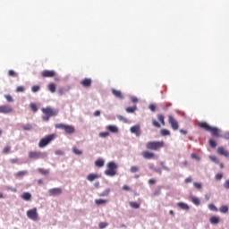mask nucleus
I'll use <instances>...</instances> for the list:
<instances>
[{
    "label": "nucleus",
    "mask_w": 229,
    "mask_h": 229,
    "mask_svg": "<svg viewBox=\"0 0 229 229\" xmlns=\"http://www.w3.org/2000/svg\"><path fill=\"white\" fill-rule=\"evenodd\" d=\"M38 183H39V185H42V183H44V181L42 179L38 180Z\"/></svg>",
    "instance_id": "338daca9"
},
{
    "label": "nucleus",
    "mask_w": 229,
    "mask_h": 229,
    "mask_svg": "<svg viewBox=\"0 0 229 229\" xmlns=\"http://www.w3.org/2000/svg\"><path fill=\"white\" fill-rule=\"evenodd\" d=\"M81 85L85 89H89L92 85V80L89 78H85L81 81Z\"/></svg>",
    "instance_id": "4468645a"
},
{
    "label": "nucleus",
    "mask_w": 229,
    "mask_h": 229,
    "mask_svg": "<svg viewBox=\"0 0 229 229\" xmlns=\"http://www.w3.org/2000/svg\"><path fill=\"white\" fill-rule=\"evenodd\" d=\"M22 130H24L25 131H30L33 130V125L30 123H27L26 125H22Z\"/></svg>",
    "instance_id": "393cba45"
},
{
    "label": "nucleus",
    "mask_w": 229,
    "mask_h": 229,
    "mask_svg": "<svg viewBox=\"0 0 229 229\" xmlns=\"http://www.w3.org/2000/svg\"><path fill=\"white\" fill-rule=\"evenodd\" d=\"M180 133H182V135H187V131L181 129Z\"/></svg>",
    "instance_id": "0e129e2a"
},
{
    "label": "nucleus",
    "mask_w": 229,
    "mask_h": 229,
    "mask_svg": "<svg viewBox=\"0 0 229 229\" xmlns=\"http://www.w3.org/2000/svg\"><path fill=\"white\" fill-rule=\"evenodd\" d=\"M4 98L8 103H13V98L10 95H4Z\"/></svg>",
    "instance_id": "c03bdc74"
},
{
    "label": "nucleus",
    "mask_w": 229,
    "mask_h": 229,
    "mask_svg": "<svg viewBox=\"0 0 229 229\" xmlns=\"http://www.w3.org/2000/svg\"><path fill=\"white\" fill-rule=\"evenodd\" d=\"M38 90H40V86L38 85L32 86L31 92H38Z\"/></svg>",
    "instance_id": "58836bf2"
},
{
    "label": "nucleus",
    "mask_w": 229,
    "mask_h": 229,
    "mask_svg": "<svg viewBox=\"0 0 229 229\" xmlns=\"http://www.w3.org/2000/svg\"><path fill=\"white\" fill-rule=\"evenodd\" d=\"M139 167L137 166H131V173H138Z\"/></svg>",
    "instance_id": "09e8293b"
},
{
    "label": "nucleus",
    "mask_w": 229,
    "mask_h": 229,
    "mask_svg": "<svg viewBox=\"0 0 229 229\" xmlns=\"http://www.w3.org/2000/svg\"><path fill=\"white\" fill-rule=\"evenodd\" d=\"M168 123L170 124V126H172L173 130L176 131L178 130V122H176L174 120V117H173L172 115L168 116Z\"/></svg>",
    "instance_id": "f8f14e48"
},
{
    "label": "nucleus",
    "mask_w": 229,
    "mask_h": 229,
    "mask_svg": "<svg viewBox=\"0 0 229 229\" xmlns=\"http://www.w3.org/2000/svg\"><path fill=\"white\" fill-rule=\"evenodd\" d=\"M193 185H194V187L196 188V189H201V183H199V182H194L193 183Z\"/></svg>",
    "instance_id": "603ef678"
},
{
    "label": "nucleus",
    "mask_w": 229,
    "mask_h": 229,
    "mask_svg": "<svg viewBox=\"0 0 229 229\" xmlns=\"http://www.w3.org/2000/svg\"><path fill=\"white\" fill-rule=\"evenodd\" d=\"M110 192H111V190H110V188H108V189H106L104 191H102V192L99 194V196H100V197L108 196V194H110Z\"/></svg>",
    "instance_id": "473e14b6"
},
{
    "label": "nucleus",
    "mask_w": 229,
    "mask_h": 229,
    "mask_svg": "<svg viewBox=\"0 0 229 229\" xmlns=\"http://www.w3.org/2000/svg\"><path fill=\"white\" fill-rule=\"evenodd\" d=\"M21 198L24 199V201H30V199H31V193H30V192H23L21 194Z\"/></svg>",
    "instance_id": "412c9836"
},
{
    "label": "nucleus",
    "mask_w": 229,
    "mask_h": 229,
    "mask_svg": "<svg viewBox=\"0 0 229 229\" xmlns=\"http://www.w3.org/2000/svg\"><path fill=\"white\" fill-rule=\"evenodd\" d=\"M42 78H55L56 76V72L53 70H44L41 72Z\"/></svg>",
    "instance_id": "9d476101"
},
{
    "label": "nucleus",
    "mask_w": 229,
    "mask_h": 229,
    "mask_svg": "<svg viewBox=\"0 0 229 229\" xmlns=\"http://www.w3.org/2000/svg\"><path fill=\"white\" fill-rule=\"evenodd\" d=\"M122 189H123V191H130V186L123 185Z\"/></svg>",
    "instance_id": "052dcab7"
},
{
    "label": "nucleus",
    "mask_w": 229,
    "mask_h": 229,
    "mask_svg": "<svg viewBox=\"0 0 229 229\" xmlns=\"http://www.w3.org/2000/svg\"><path fill=\"white\" fill-rule=\"evenodd\" d=\"M209 221L212 225H217V223H219V217L212 216L210 217Z\"/></svg>",
    "instance_id": "bb28decb"
},
{
    "label": "nucleus",
    "mask_w": 229,
    "mask_h": 229,
    "mask_svg": "<svg viewBox=\"0 0 229 229\" xmlns=\"http://www.w3.org/2000/svg\"><path fill=\"white\" fill-rule=\"evenodd\" d=\"M210 158H211L212 162H217V157H211Z\"/></svg>",
    "instance_id": "69168bd1"
},
{
    "label": "nucleus",
    "mask_w": 229,
    "mask_h": 229,
    "mask_svg": "<svg viewBox=\"0 0 229 229\" xmlns=\"http://www.w3.org/2000/svg\"><path fill=\"white\" fill-rule=\"evenodd\" d=\"M48 90L52 93L55 94V92H56V86L55 85V83L51 82L48 84Z\"/></svg>",
    "instance_id": "5701e85b"
},
{
    "label": "nucleus",
    "mask_w": 229,
    "mask_h": 229,
    "mask_svg": "<svg viewBox=\"0 0 229 229\" xmlns=\"http://www.w3.org/2000/svg\"><path fill=\"white\" fill-rule=\"evenodd\" d=\"M110 135V132H100L99 133V137L105 138V137H108Z\"/></svg>",
    "instance_id": "49530a36"
},
{
    "label": "nucleus",
    "mask_w": 229,
    "mask_h": 229,
    "mask_svg": "<svg viewBox=\"0 0 229 229\" xmlns=\"http://www.w3.org/2000/svg\"><path fill=\"white\" fill-rule=\"evenodd\" d=\"M185 183H191V182H192V178L191 177H187L185 180H184Z\"/></svg>",
    "instance_id": "13d9d810"
},
{
    "label": "nucleus",
    "mask_w": 229,
    "mask_h": 229,
    "mask_svg": "<svg viewBox=\"0 0 229 229\" xmlns=\"http://www.w3.org/2000/svg\"><path fill=\"white\" fill-rule=\"evenodd\" d=\"M27 217L31 221H38V213H37V208H33L27 211Z\"/></svg>",
    "instance_id": "6e6552de"
},
{
    "label": "nucleus",
    "mask_w": 229,
    "mask_h": 229,
    "mask_svg": "<svg viewBox=\"0 0 229 229\" xmlns=\"http://www.w3.org/2000/svg\"><path fill=\"white\" fill-rule=\"evenodd\" d=\"M72 152L74 155H83V151L80 150L78 148L73 147L72 148Z\"/></svg>",
    "instance_id": "2f4dec72"
},
{
    "label": "nucleus",
    "mask_w": 229,
    "mask_h": 229,
    "mask_svg": "<svg viewBox=\"0 0 229 229\" xmlns=\"http://www.w3.org/2000/svg\"><path fill=\"white\" fill-rule=\"evenodd\" d=\"M98 178H99V175H98V174H89L87 176V180L89 182H94V180H98Z\"/></svg>",
    "instance_id": "a211bd4d"
},
{
    "label": "nucleus",
    "mask_w": 229,
    "mask_h": 229,
    "mask_svg": "<svg viewBox=\"0 0 229 229\" xmlns=\"http://www.w3.org/2000/svg\"><path fill=\"white\" fill-rule=\"evenodd\" d=\"M141 156L145 160H153L156 158L155 153L149 151V150H145L141 152Z\"/></svg>",
    "instance_id": "1a4fd4ad"
},
{
    "label": "nucleus",
    "mask_w": 229,
    "mask_h": 229,
    "mask_svg": "<svg viewBox=\"0 0 229 229\" xmlns=\"http://www.w3.org/2000/svg\"><path fill=\"white\" fill-rule=\"evenodd\" d=\"M49 117H51V116L47 115V116L43 117V119H44V121H49Z\"/></svg>",
    "instance_id": "774afa93"
},
{
    "label": "nucleus",
    "mask_w": 229,
    "mask_h": 229,
    "mask_svg": "<svg viewBox=\"0 0 229 229\" xmlns=\"http://www.w3.org/2000/svg\"><path fill=\"white\" fill-rule=\"evenodd\" d=\"M148 183H149L150 185H155V183H157V181H155V179H149V180H148Z\"/></svg>",
    "instance_id": "6e6d98bb"
},
{
    "label": "nucleus",
    "mask_w": 229,
    "mask_h": 229,
    "mask_svg": "<svg viewBox=\"0 0 229 229\" xmlns=\"http://www.w3.org/2000/svg\"><path fill=\"white\" fill-rule=\"evenodd\" d=\"M131 133H135L136 137H140V125H134L130 129Z\"/></svg>",
    "instance_id": "2eb2a0df"
},
{
    "label": "nucleus",
    "mask_w": 229,
    "mask_h": 229,
    "mask_svg": "<svg viewBox=\"0 0 229 229\" xmlns=\"http://www.w3.org/2000/svg\"><path fill=\"white\" fill-rule=\"evenodd\" d=\"M135 110H137L136 106H134L132 107H126V113L127 114H133V112H135Z\"/></svg>",
    "instance_id": "7c9ffc66"
},
{
    "label": "nucleus",
    "mask_w": 229,
    "mask_h": 229,
    "mask_svg": "<svg viewBox=\"0 0 229 229\" xmlns=\"http://www.w3.org/2000/svg\"><path fill=\"white\" fill-rule=\"evenodd\" d=\"M16 92H24V88L22 86H18L16 88Z\"/></svg>",
    "instance_id": "8fccbe9b"
},
{
    "label": "nucleus",
    "mask_w": 229,
    "mask_h": 229,
    "mask_svg": "<svg viewBox=\"0 0 229 229\" xmlns=\"http://www.w3.org/2000/svg\"><path fill=\"white\" fill-rule=\"evenodd\" d=\"M219 211L222 213V214H226L228 212V206H221L220 208H219Z\"/></svg>",
    "instance_id": "c85d7f7f"
},
{
    "label": "nucleus",
    "mask_w": 229,
    "mask_h": 229,
    "mask_svg": "<svg viewBox=\"0 0 229 229\" xmlns=\"http://www.w3.org/2000/svg\"><path fill=\"white\" fill-rule=\"evenodd\" d=\"M96 167H103L105 165V161L103 159H98L95 161Z\"/></svg>",
    "instance_id": "b1692460"
},
{
    "label": "nucleus",
    "mask_w": 229,
    "mask_h": 229,
    "mask_svg": "<svg viewBox=\"0 0 229 229\" xmlns=\"http://www.w3.org/2000/svg\"><path fill=\"white\" fill-rule=\"evenodd\" d=\"M12 112H13V108H12V106H0V114H12Z\"/></svg>",
    "instance_id": "9b49d317"
},
{
    "label": "nucleus",
    "mask_w": 229,
    "mask_h": 229,
    "mask_svg": "<svg viewBox=\"0 0 229 229\" xmlns=\"http://www.w3.org/2000/svg\"><path fill=\"white\" fill-rule=\"evenodd\" d=\"M55 137H56V135L49 134L45 138H42L38 142V148H46L47 144H49L52 140H55Z\"/></svg>",
    "instance_id": "20e7f679"
},
{
    "label": "nucleus",
    "mask_w": 229,
    "mask_h": 229,
    "mask_svg": "<svg viewBox=\"0 0 229 229\" xmlns=\"http://www.w3.org/2000/svg\"><path fill=\"white\" fill-rule=\"evenodd\" d=\"M41 112H43V114L45 115H47L48 117H55V116L58 115V110L53 109L49 106L45 107V108L43 107L41 109Z\"/></svg>",
    "instance_id": "0eeeda50"
},
{
    "label": "nucleus",
    "mask_w": 229,
    "mask_h": 229,
    "mask_svg": "<svg viewBox=\"0 0 229 229\" xmlns=\"http://www.w3.org/2000/svg\"><path fill=\"white\" fill-rule=\"evenodd\" d=\"M223 178V174H216V180H221Z\"/></svg>",
    "instance_id": "5fc2aeb1"
},
{
    "label": "nucleus",
    "mask_w": 229,
    "mask_h": 229,
    "mask_svg": "<svg viewBox=\"0 0 229 229\" xmlns=\"http://www.w3.org/2000/svg\"><path fill=\"white\" fill-rule=\"evenodd\" d=\"M210 148H216L217 143L214 141V140H209L208 141Z\"/></svg>",
    "instance_id": "79ce46f5"
},
{
    "label": "nucleus",
    "mask_w": 229,
    "mask_h": 229,
    "mask_svg": "<svg viewBox=\"0 0 229 229\" xmlns=\"http://www.w3.org/2000/svg\"><path fill=\"white\" fill-rule=\"evenodd\" d=\"M199 128L205 130V131H210L213 137H219V129L217 127H212L207 123V122H201L199 123Z\"/></svg>",
    "instance_id": "f03ea898"
},
{
    "label": "nucleus",
    "mask_w": 229,
    "mask_h": 229,
    "mask_svg": "<svg viewBox=\"0 0 229 229\" xmlns=\"http://www.w3.org/2000/svg\"><path fill=\"white\" fill-rule=\"evenodd\" d=\"M11 149H12V148L10 146H5L3 149V155H8V153H10Z\"/></svg>",
    "instance_id": "f704fd0d"
},
{
    "label": "nucleus",
    "mask_w": 229,
    "mask_h": 229,
    "mask_svg": "<svg viewBox=\"0 0 229 229\" xmlns=\"http://www.w3.org/2000/svg\"><path fill=\"white\" fill-rule=\"evenodd\" d=\"M165 146V143L164 140L161 141H148L146 143V148L148 149L149 151H158V149H162Z\"/></svg>",
    "instance_id": "f257e3e1"
},
{
    "label": "nucleus",
    "mask_w": 229,
    "mask_h": 229,
    "mask_svg": "<svg viewBox=\"0 0 229 229\" xmlns=\"http://www.w3.org/2000/svg\"><path fill=\"white\" fill-rule=\"evenodd\" d=\"M225 189H229V180H226L225 182L224 183Z\"/></svg>",
    "instance_id": "4d7b16f0"
},
{
    "label": "nucleus",
    "mask_w": 229,
    "mask_h": 229,
    "mask_svg": "<svg viewBox=\"0 0 229 229\" xmlns=\"http://www.w3.org/2000/svg\"><path fill=\"white\" fill-rule=\"evenodd\" d=\"M177 207H179L180 208H182V210H189V205H187L184 202H178L177 203Z\"/></svg>",
    "instance_id": "4be33fe9"
},
{
    "label": "nucleus",
    "mask_w": 229,
    "mask_h": 229,
    "mask_svg": "<svg viewBox=\"0 0 229 229\" xmlns=\"http://www.w3.org/2000/svg\"><path fill=\"white\" fill-rule=\"evenodd\" d=\"M30 107L31 108V110H32L33 112H37V111L38 110V108H37V105H35V103H31V104L30 105Z\"/></svg>",
    "instance_id": "37998d69"
},
{
    "label": "nucleus",
    "mask_w": 229,
    "mask_h": 229,
    "mask_svg": "<svg viewBox=\"0 0 229 229\" xmlns=\"http://www.w3.org/2000/svg\"><path fill=\"white\" fill-rule=\"evenodd\" d=\"M17 162H19V159H16V158L11 159L12 164H17Z\"/></svg>",
    "instance_id": "e2e57ef3"
},
{
    "label": "nucleus",
    "mask_w": 229,
    "mask_h": 229,
    "mask_svg": "<svg viewBox=\"0 0 229 229\" xmlns=\"http://www.w3.org/2000/svg\"><path fill=\"white\" fill-rule=\"evenodd\" d=\"M157 121L161 123L162 126H165V121L164 115L157 114Z\"/></svg>",
    "instance_id": "a878e982"
},
{
    "label": "nucleus",
    "mask_w": 229,
    "mask_h": 229,
    "mask_svg": "<svg viewBox=\"0 0 229 229\" xmlns=\"http://www.w3.org/2000/svg\"><path fill=\"white\" fill-rule=\"evenodd\" d=\"M106 226H108V223H106V222H101L98 225L99 229H105V228H106Z\"/></svg>",
    "instance_id": "e433bc0d"
},
{
    "label": "nucleus",
    "mask_w": 229,
    "mask_h": 229,
    "mask_svg": "<svg viewBox=\"0 0 229 229\" xmlns=\"http://www.w3.org/2000/svg\"><path fill=\"white\" fill-rule=\"evenodd\" d=\"M208 208H209V210H212L213 212H217V208L214 204H209Z\"/></svg>",
    "instance_id": "a19ab883"
},
{
    "label": "nucleus",
    "mask_w": 229,
    "mask_h": 229,
    "mask_svg": "<svg viewBox=\"0 0 229 229\" xmlns=\"http://www.w3.org/2000/svg\"><path fill=\"white\" fill-rule=\"evenodd\" d=\"M162 137H165L167 135H171V132L167 129H163L160 131Z\"/></svg>",
    "instance_id": "c756f323"
},
{
    "label": "nucleus",
    "mask_w": 229,
    "mask_h": 229,
    "mask_svg": "<svg viewBox=\"0 0 229 229\" xmlns=\"http://www.w3.org/2000/svg\"><path fill=\"white\" fill-rule=\"evenodd\" d=\"M116 169H117V165L114 162H109L107 164V169L105 171V174H106V176H115Z\"/></svg>",
    "instance_id": "39448f33"
},
{
    "label": "nucleus",
    "mask_w": 229,
    "mask_h": 229,
    "mask_svg": "<svg viewBox=\"0 0 229 229\" xmlns=\"http://www.w3.org/2000/svg\"><path fill=\"white\" fill-rule=\"evenodd\" d=\"M130 207L131 208H140V204H139L137 202H130Z\"/></svg>",
    "instance_id": "72a5a7b5"
},
{
    "label": "nucleus",
    "mask_w": 229,
    "mask_h": 229,
    "mask_svg": "<svg viewBox=\"0 0 229 229\" xmlns=\"http://www.w3.org/2000/svg\"><path fill=\"white\" fill-rule=\"evenodd\" d=\"M106 130H108V131H111V133H117V131H119V129L117 128V126H114V125H108L106 127Z\"/></svg>",
    "instance_id": "aec40b11"
},
{
    "label": "nucleus",
    "mask_w": 229,
    "mask_h": 229,
    "mask_svg": "<svg viewBox=\"0 0 229 229\" xmlns=\"http://www.w3.org/2000/svg\"><path fill=\"white\" fill-rule=\"evenodd\" d=\"M38 173H40L41 174H44V175L49 174V170H46V169H43V168H38Z\"/></svg>",
    "instance_id": "c9c22d12"
},
{
    "label": "nucleus",
    "mask_w": 229,
    "mask_h": 229,
    "mask_svg": "<svg viewBox=\"0 0 229 229\" xmlns=\"http://www.w3.org/2000/svg\"><path fill=\"white\" fill-rule=\"evenodd\" d=\"M149 110H151V112H155L157 110V106L153 104H151L149 106H148Z\"/></svg>",
    "instance_id": "3c124183"
},
{
    "label": "nucleus",
    "mask_w": 229,
    "mask_h": 229,
    "mask_svg": "<svg viewBox=\"0 0 229 229\" xmlns=\"http://www.w3.org/2000/svg\"><path fill=\"white\" fill-rule=\"evenodd\" d=\"M55 128L57 130H64L67 135H72L76 131V129H74V126L72 125H67L64 123H57L55 125Z\"/></svg>",
    "instance_id": "7ed1b4c3"
},
{
    "label": "nucleus",
    "mask_w": 229,
    "mask_h": 229,
    "mask_svg": "<svg viewBox=\"0 0 229 229\" xmlns=\"http://www.w3.org/2000/svg\"><path fill=\"white\" fill-rule=\"evenodd\" d=\"M152 124L155 128H160V123L157 120H152Z\"/></svg>",
    "instance_id": "a18cd8bd"
},
{
    "label": "nucleus",
    "mask_w": 229,
    "mask_h": 229,
    "mask_svg": "<svg viewBox=\"0 0 229 229\" xmlns=\"http://www.w3.org/2000/svg\"><path fill=\"white\" fill-rule=\"evenodd\" d=\"M8 76H11L13 78H17V72H15L13 70H9Z\"/></svg>",
    "instance_id": "4c0bfd02"
},
{
    "label": "nucleus",
    "mask_w": 229,
    "mask_h": 229,
    "mask_svg": "<svg viewBox=\"0 0 229 229\" xmlns=\"http://www.w3.org/2000/svg\"><path fill=\"white\" fill-rule=\"evenodd\" d=\"M118 119H119V121H123L124 123H128V120H126V118H124V117L122 116V115H119V116H118Z\"/></svg>",
    "instance_id": "864d4df0"
},
{
    "label": "nucleus",
    "mask_w": 229,
    "mask_h": 229,
    "mask_svg": "<svg viewBox=\"0 0 229 229\" xmlns=\"http://www.w3.org/2000/svg\"><path fill=\"white\" fill-rule=\"evenodd\" d=\"M106 201H107L106 199H95L96 205H105Z\"/></svg>",
    "instance_id": "cd10ccee"
},
{
    "label": "nucleus",
    "mask_w": 229,
    "mask_h": 229,
    "mask_svg": "<svg viewBox=\"0 0 229 229\" xmlns=\"http://www.w3.org/2000/svg\"><path fill=\"white\" fill-rule=\"evenodd\" d=\"M45 157H47V153L37 152V151L29 152V158H30V160H38L39 158H44Z\"/></svg>",
    "instance_id": "423d86ee"
},
{
    "label": "nucleus",
    "mask_w": 229,
    "mask_h": 229,
    "mask_svg": "<svg viewBox=\"0 0 229 229\" xmlns=\"http://www.w3.org/2000/svg\"><path fill=\"white\" fill-rule=\"evenodd\" d=\"M112 94L115 98H118V99H123L124 98V97H123V93L121 92V90L112 89Z\"/></svg>",
    "instance_id": "f3484780"
},
{
    "label": "nucleus",
    "mask_w": 229,
    "mask_h": 229,
    "mask_svg": "<svg viewBox=\"0 0 229 229\" xmlns=\"http://www.w3.org/2000/svg\"><path fill=\"white\" fill-rule=\"evenodd\" d=\"M26 174H28V171L23 170V171H20V172H17L16 174H14V176L16 178H23V176H26Z\"/></svg>",
    "instance_id": "6ab92c4d"
},
{
    "label": "nucleus",
    "mask_w": 229,
    "mask_h": 229,
    "mask_svg": "<svg viewBox=\"0 0 229 229\" xmlns=\"http://www.w3.org/2000/svg\"><path fill=\"white\" fill-rule=\"evenodd\" d=\"M131 101L132 103H137L139 101V99L136 97H131Z\"/></svg>",
    "instance_id": "680f3d73"
},
{
    "label": "nucleus",
    "mask_w": 229,
    "mask_h": 229,
    "mask_svg": "<svg viewBox=\"0 0 229 229\" xmlns=\"http://www.w3.org/2000/svg\"><path fill=\"white\" fill-rule=\"evenodd\" d=\"M216 152L218 155H222L223 157H229V152L226 149H225L223 147H219L216 149Z\"/></svg>",
    "instance_id": "dca6fc26"
},
{
    "label": "nucleus",
    "mask_w": 229,
    "mask_h": 229,
    "mask_svg": "<svg viewBox=\"0 0 229 229\" xmlns=\"http://www.w3.org/2000/svg\"><path fill=\"white\" fill-rule=\"evenodd\" d=\"M191 201L194 205H199V198H196V197H192L191 198Z\"/></svg>",
    "instance_id": "ea45409f"
},
{
    "label": "nucleus",
    "mask_w": 229,
    "mask_h": 229,
    "mask_svg": "<svg viewBox=\"0 0 229 229\" xmlns=\"http://www.w3.org/2000/svg\"><path fill=\"white\" fill-rule=\"evenodd\" d=\"M94 115H95V117H99V115H101V112L99 110H98L94 113Z\"/></svg>",
    "instance_id": "bf43d9fd"
},
{
    "label": "nucleus",
    "mask_w": 229,
    "mask_h": 229,
    "mask_svg": "<svg viewBox=\"0 0 229 229\" xmlns=\"http://www.w3.org/2000/svg\"><path fill=\"white\" fill-rule=\"evenodd\" d=\"M59 96H64L65 94V89L64 88H61L58 89Z\"/></svg>",
    "instance_id": "de8ad7c7"
},
{
    "label": "nucleus",
    "mask_w": 229,
    "mask_h": 229,
    "mask_svg": "<svg viewBox=\"0 0 229 229\" xmlns=\"http://www.w3.org/2000/svg\"><path fill=\"white\" fill-rule=\"evenodd\" d=\"M62 192H63L62 188H53L48 190L49 196H60Z\"/></svg>",
    "instance_id": "ddd939ff"
}]
</instances>
